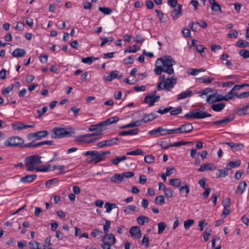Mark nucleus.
<instances>
[{
    "instance_id": "f257e3e1",
    "label": "nucleus",
    "mask_w": 249,
    "mask_h": 249,
    "mask_svg": "<svg viewBox=\"0 0 249 249\" xmlns=\"http://www.w3.org/2000/svg\"><path fill=\"white\" fill-rule=\"evenodd\" d=\"M175 64V61L170 55L158 58L155 63L154 72L156 75H160L162 72L172 74L174 72L173 66Z\"/></svg>"
},
{
    "instance_id": "f03ea898",
    "label": "nucleus",
    "mask_w": 249,
    "mask_h": 249,
    "mask_svg": "<svg viewBox=\"0 0 249 249\" xmlns=\"http://www.w3.org/2000/svg\"><path fill=\"white\" fill-rule=\"evenodd\" d=\"M42 163L41 157L38 155H34L27 157L25 159V164L27 166V171H33L36 169V166Z\"/></svg>"
},
{
    "instance_id": "7ed1b4c3",
    "label": "nucleus",
    "mask_w": 249,
    "mask_h": 249,
    "mask_svg": "<svg viewBox=\"0 0 249 249\" xmlns=\"http://www.w3.org/2000/svg\"><path fill=\"white\" fill-rule=\"evenodd\" d=\"M53 134L51 136L53 139L70 137L72 134L71 128L54 127L53 129Z\"/></svg>"
},
{
    "instance_id": "20e7f679",
    "label": "nucleus",
    "mask_w": 249,
    "mask_h": 249,
    "mask_svg": "<svg viewBox=\"0 0 249 249\" xmlns=\"http://www.w3.org/2000/svg\"><path fill=\"white\" fill-rule=\"evenodd\" d=\"M85 156H90L87 158V160L89 163L94 162L98 163L105 160V158L103 157L101 152L96 150L88 151L84 153Z\"/></svg>"
},
{
    "instance_id": "39448f33",
    "label": "nucleus",
    "mask_w": 249,
    "mask_h": 249,
    "mask_svg": "<svg viewBox=\"0 0 249 249\" xmlns=\"http://www.w3.org/2000/svg\"><path fill=\"white\" fill-rule=\"evenodd\" d=\"M24 140L19 136H12L8 138L4 142V145L6 147H16L19 146L21 148L23 145Z\"/></svg>"
},
{
    "instance_id": "423d86ee",
    "label": "nucleus",
    "mask_w": 249,
    "mask_h": 249,
    "mask_svg": "<svg viewBox=\"0 0 249 249\" xmlns=\"http://www.w3.org/2000/svg\"><path fill=\"white\" fill-rule=\"evenodd\" d=\"M48 132L47 130L39 131L35 133H31L27 135V138L29 141H36L41 139V138L47 136Z\"/></svg>"
},
{
    "instance_id": "0eeeda50",
    "label": "nucleus",
    "mask_w": 249,
    "mask_h": 249,
    "mask_svg": "<svg viewBox=\"0 0 249 249\" xmlns=\"http://www.w3.org/2000/svg\"><path fill=\"white\" fill-rule=\"evenodd\" d=\"M44 144L54 145L53 142L52 141H45L38 142H34V141L30 142L29 143L24 144L21 147L28 148V147H37L42 146Z\"/></svg>"
},
{
    "instance_id": "6e6552de",
    "label": "nucleus",
    "mask_w": 249,
    "mask_h": 249,
    "mask_svg": "<svg viewBox=\"0 0 249 249\" xmlns=\"http://www.w3.org/2000/svg\"><path fill=\"white\" fill-rule=\"evenodd\" d=\"M194 113L193 115L194 118L199 119H203L206 117H210L212 115L207 112H204L200 109H194Z\"/></svg>"
},
{
    "instance_id": "1a4fd4ad",
    "label": "nucleus",
    "mask_w": 249,
    "mask_h": 249,
    "mask_svg": "<svg viewBox=\"0 0 249 249\" xmlns=\"http://www.w3.org/2000/svg\"><path fill=\"white\" fill-rule=\"evenodd\" d=\"M177 83V78H167L164 82L163 89L167 90L170 91L172 89L174 85Z\"/></svg>"
},
{
    "instance_id": "9d476101",
    "label": "nucleus",
    "mask_w": 249,
    "mask_h": 249,
    "mask_svg": "<svg viewBox=\"0 0 249 249\" xmlns=\"http://www.w3.org/2000/svg\"><path fill=\"white\" fill-rule=\"evenodd\" d=\"M222 100H225L224 96L218 94V95H209L207 98V102L209 104H213L215 102H219Z\"/></svg>"
},
{
    "instance_id": "9b49d317",
    "label": "nucleus",
    "mask_w": 249,
    "mask_h": 249,
    "mask_svg": "<svg viewBox=\"0 0 249 249\" xmlns=\"http://www.w3.org/2000/svg\"><path fill=\"white\" fill-rule=\"evenodd\" d=\"M102 242L105 243H107L109 245L111 246L114 245L116 242V239L114 234H106L102 239Z\"/></svg>"
},
{
    "instance_id": "f8f14e48",
    "label": "nucleus",
    "mask_w": 249,
    "mask_h": 249,
    "mask_svg": "<svg viewBox=\"0 0 249 249\" xmlns=\"http://www.w3.org/2000/svg\"><path fill=\"white\" fill-rule=\"evenodd\" d=\"M174 9L172 12L171 16L173 20L178 19L182 13V5L179 4L177 6L174 7Z\"/></svg>"
},
{
    "instance_id": "ddd939ff",
    "label": "nucleus",
    "mask_w": 249,
    "mask_h": 249,
    "mask_svg": "<svg viewBox=\"0 0 249 249\" xmlns=\"http://www.w3.org/2000/svg\"><path fill=\"white\" fill-rule=\"evenodd\" d=\"M157 117V115L154 113H150L149 114H144L143 116V118L139 120V122H141V125H142L143 123H147L153 121Z\"/></svg>"
},
{
    "instance_id": "4468645a",
    "label": "nucleus",
    "mask_w": 249,
    "mask_h": 249,
    "mask_svg": "<svg viewBox=\"0 0 249 249\" xmlns=\"http://www.w3.org/2000/svg\"><path fill=\"white\" fill-rule=\"evenodd\" d=\"M234 116L232 115H231L229 116L218 121H214L212 123V124L213 125H223L224 124H226L232 121L234 119Z\"/></svg>"
},
{
    "instance_id": "2eb2a0df",
    "label": "nucleus",
    "mask_w": 249,
    "mask_h": 249,
    "mask_svg": "<svg viewBox=\"0 0 249 249\" xmlns=\"http://www.w3.org/2000/svg\"><path fill=\"white\" fill-rule=\"evenodd\" d=\"M224 143L228 145L231 150L234 152L240 151L244 147V145L242 143L233 142H225Z\"/></svg>"
},
{
    "instance_id": "dca6fc26",
    "label": "nucleus",
    "mask_w": 249,
    "mask_h": 249,
    "mask_svg": "<svg viewBox=\"0 0 249 249\" xmlns=\"http://www.w3.org/2000/svg\"><path fill=\"white\" fill-rule=\"evenodd\" d=\"M235 113L239 116L249 114V103L245 107L241 108H236L235 110Z\"/></svg>"
},
{
    "instance_id": "f3484780",
    "label": "nucleus",
    "mask_w": 249,
    "mask_h": 249,
    "mask_svg": "<svg viewBox=\"0 0 249 249\" xmlns=\"http://www.w3.org/2000/svg\"><path fill=\"white\" fill-rule=\"evenodd\" d=\"M129 232L132 237H137L138 238L142 236L140 228L138 226H133L131 228Z\"/></svg>"
},
{
    "instance_id": "a211bd4d",
    "label": "nucleus",
    "mask_w": 249,
    "mask_h": 249,
    "mask_svg": "<svg viewBox=\"0 0 249 249\" xmlns=\"http://www.w3.org/2000/svg\"><path fill=\"white\" fill-rule=\"evenodd\" d=\"M161 131H165V130H164V129L162 127H159L157 129H153L149 131L148 134L150 135L155 134L157 137L166 135V133H161Z\"/></svg>"
},
{
    "instance_id": "6ab92c4d",
    "label": "nucleus",
    "mask_w": 249,
    "mask_h": 249,
    "mask_svg": "<svg viewBox=\"0 0 249 249\" xmlns=\"http://www.w3.org/2000/svg\"><path fill=\"white\" fill-rule=\"evenodd\" d=\"M119 120V118L117 116H114L111 117L106 120L105 121L101 123V124L103 127L106 125H110L118 122Z\"/></svg>"
},
{
    "instance_id": "aec40b11",
    "label": "nucleus",
    "mask_w": 249,
    "mask_h": 249,
    "mask_svg": "<svg viewBox=\"0 0 249 249\" xmlns=\"http://www.w3.org/2000/svg\"><path fill=\"white\" fill-rule=\"evenodd\" d=\"M119 71H113L111 72L110 74L106 77L105 80L110 82L116 78L120 79L122 77V75L118 76Z\"/></svg>"
},
{
    "instance_id": "412c9836",
    "label": "nucleus",
    "mask_w": 249,
    "mask_h": 249,
    "mask_svg": "<svg viewBox=\"0 0 249 249\" xmlns=\"http://www.w3.org/2000/svg\"><path fill=\"white\" fill-rule=\"evenodd\" d=\"M139 131V129L135 128L132 130L120 131L119 132V135L120 136L135 135L137 134Z\"/></svg>"
},
{
    "instance_id": "4be33fe9",
    "label": "nucleus",
    "mask_w": 249,
    "mask_h": 249,
    "mask_svg": "<svg viewBox=\"0 0 249 249\" xmlns=\"http://www.w3.org/2000/svg\"><path fill=\"white\" fill-rule=\"evenodd\" d=\"M25 54V50L20 48L16 49L12 53V56L15 57H23Z\"/></svg>"
},
{
    "instance_id": "5701e85b",
    "label": "nucleus",
    "mask_w": 249,
    "mask_h": 249,
    "mask_svg": "<svg viewBox=\"0 0 249 249\" xmlns=\"http://www.w3.org/2000/svg\"><path fill=\"white\" fill-rule=\"evenodd\" d=\"M36 175H27L24 177H22L20 178V181L24 183L31 182L33 181L36 178Z\"/></svg>"
},
{
    "instance_id": "b1692460",
    "label": "nucleus",
    "mask_w": 249,
    "mask_h": 249,
    "mask_svg": "<svg viewBox=\"0 0 249 249\" xmlns=\"http://www.w3.org/2000/svg\"><path fill=\"white\" fill-rule=\"evenodd\" d=\"M247 185L246 182H240L235 191V193L240 195L242 194L244 192Z\"/></svg>"
},
{
    "instance_id": "393cba45",
    "label": "nucleus",
    "mask_w": 249,
    "mask_h": 249,
    "mask_svg": "<svg viewBox=\"0 0 249 249\" xmlns=\"http://www.w3.org/2000/svg\"><path fill=\"white\" fill-rule=\"evenodd\" d=\"M210 3L211 4L212 10L215 12L220 11L222 12L221 5H219L215 0H209Z\"/></svg>"
},
{
    "instance_id": "a878e982",
    "label": "nucleus",
    "mask_w": 249,
    "mask_h": 249,
    "mask_svg": "<svg viewBox=\"0 0 249 249\" xmlns=\"http://www.w3.org/2000/svg\"><path fill=\"white\" fill-rule=\"evenodd\" d=\"M183 133H188L191 132L193 129V126L191 123H186L181 125Z\"/></svg>"
},
{
    "instance_id": "bb28decb",
    "label": "nucleus",
    "mask_w": 249,
    "mask_h": 249,
    "mask_svg": "<svg viewBox=\"0 0 249 249\" xmlns=\"http://www.w3.org/2000/svg\"><path fill=\"white\" fill-rule=\"evenodd\" d=\"M150 221V219L146 216L141 215L137 218V223L140 225H143L145 223H148Z\"/></svg>"
},
{
    "instance_id": "cd10ccee",
    "label": "nucleus",
    "mask_w": 249,
    "mask_h": 249,
    "mask_svg": "<svg viewBox=\"0 0 249 249\" xmlns=\"http://www.w3.org/2000/svg\"><path fill=\"white\" fill-rule=\"evenodd\" d=\"M113 182L118 183L122 182L124 180V177L123 174H115L110 178Z\"/></svg>"
},
{
    "instance_id": "c85d7f7f",
    "label": "nucleus",
    "mask_w": 249,
    "mask_h": 249,
    "mask_svg": "<svg viewBox=\"0 0 249 249\" xmlns=\"http://www.w3.org/2000/svg\"><path fill=\"white\" fill-rule=\"evenodd\" d=\"M192 94V91L190 90H187L185 91L182 92L179 94L178 96V98L177 99V100H180L181 99H183L184 98H186L188 97H189L191 96Z\"/></svg>"
},
{
    "instance_id": "c756f323",
    "label": "nucleus",
    "mask_w": 249,
    "mask_h": 249,
    "mask_svg": "<svg viewBox=\"0 0 249 249\" xmlns=\"http://www.w3.org/2000/svg\"><path fill=\"white\" fill-rule=\"evenodd\" d=\"M225 107V104L223 103H220L219 104H213L211 108L214 111H221Z\"/></svg>"
},
{
    "instance_id": "7c9ffc66",
    "label": "nucleus",
    "mask_w": 249,
    "mask_h": 249,
    "mask_svg": "<svg viewBox=\"0 0 249 249\" xmlns=\"http://www.w3.org/2000/svg\"><path fill=\"white\" fill-rule=\"evenodd\" d=\"M211 163H205L200 166L198 168V171L203 172L205 170H213L216 169V167L214 166L213 168L211 167Z\"/></svg>"
},
{
    "instance_id": "2f4dec72",
    "label": "nucleus",
    "mask_w": 249,
    "mask_h": 249,
    "mask_svg": "<svg viewBox=\"0 0 249 249\" xmlns=\"http://www.w3.org/2000/svg\"><path fill=\"white\" fill-rule=\"evenodd\" d=\"M141 125V122H139V121H137L136 122H131L130 124L123 125L120 127V128L125 129V128H128L137 127V126H139Z\"/></svg>"
},
{
    "instance_id": "473e14b6",
    "label": "nucleus",
    "mask_w": 249,
    "mask_h": 249,
    "mask_svg": "<svg viewBox=\"0 0 249 249\" xmlns=\"http://www.w3.org/2000/svg\"><path fill=\"white\" fill-rule=\"evenodd\" d=\"M144 103L148 104L149 107L153 106L155 103L154 100V95H147L144 98Z\"/></svg>"
},
{
    "instance_id": "72a5a7b5",
    "label": "nucleus",
    "mask_w": 249,
    "mask_h": 249,
    "mask_svg": "<svg viewBox=\"0 0 249 249\" xmlns=\"http://www.w3.org/2000/svg\"><path fill=\"white\" fill-rule=\"evenodd\" d=\"M121 140V138L116 137L111 139L106 140L107 146H112L117 145L118 142Z\"/></svg>"
},
{
    "instance_id": "f704fd0d",
    "label": "nucleus",
    "mask_w": 249,
    "mask_h": 249,
    "mask_svg": "<svg viewBox=\"0 0 249 249\" xmlns=\"http://www.w3.org/2000/svg\"><path fill=\"white\" fill-rule=\"evenodd\" d=\"M40 244L35 240H31L29 243V247L30 249H41Z\"/></svg>"
},
{
    "instance_id": "c9c22d12",
    "label": "nucleus",
    "mask_w": 249,
    "mask_h": 249,
    "mask_svg": "<svg viewBox=\"0 0 249 249\" xmlns=\"http://www.w3.org/2000/svg\"><path fill=\"white\" fill-rule=\"evenodd\" d=\"M103 129V126L101 124V123L96 124H92L90 126L89 128V131H101Z\"/></svg>"
},
{
    "instance_id": "e433bc0d",
    "label": "nucleus",
    "mask_w": 249,
    "mask_h": 249,
    "mask_svg": "<svg viewBox=\"0 0 249 249\" xmlns=\"http://www.w3.org/2000/svg\"><path fill=\"white\" fill-rule=\"evenodd\" d=\"M181 183V181L178 178L171 179L169 181L170 185L177 187H180Z\"/></svg>"
},
{
    "instance_id": "4c0bfd02",
    "label": "nucleus",
    "mask_w": 249,
    "mask_h": 249,
    "mask_svg": "<svg viewBox=\"0 0 249 249\" xmlns=\"http://www.w3.org/2000/svg\"><path fill=\"white\" fill-rule=\"evenodd\" d=\"M23 123L21 122H16L12 123L11 126L14 130H20L23 129Z\"/></svg>"
},
{
    "instance_id": "58836bf2",
    "label": "nucleus",
    "mask_w": 249,
    "mask_h": 249,
    "mask_svg": "<svg viewBox=\"0 0 249 249\" xmlns=\"http://www.w3.org/2000/svg\"><path fill=\"white\" fill-rule=\"evenodd\" d=\"M199 82L202 83H211L213 80V78H211L210 77H203L198 79Z\"/></svg>"
},
{
    "instance_id": "ea45409f",
    "label": "nucleus",
    "mask_w": 249,
    "mask_h": 249,
    "mask_svg": "<svg viewBox=\"0 0 249 249\" xmlns=\"http://www.w3.org/2000/svg\"><path fill=\"white\" fill-rule=\"evenodd\" d=\"M127 155H143V152L140 148H138L135 150L127 152Z\"/></svg>"
},
{
    "instance_id": "a19ab883",
    "label": "nucleus",
    "mask_w": 249,
    "mask_h": 249,
    "mask_svg": "<svg viewBox=\"0 0 249 249\" xmlns=\"http://www.w3.org/2000/svg\"><path fill=\"white\" fill-rule=\"evenodd\" d=\"M99 11L103 13L105 15H109L112 12V9L106 7H100Z\"/></svg>"
},
{
    "instance_id": "79ce46f5",
    "label": "nucleus",
    "mask_w": 249,
    "mask_h": 249,
    "mask_svg": "<svg viewBox=\"0 0 249 249\" xmlns=\"http://www.w3.org/2000/svg\"><path fill=\"white\" fill-rule=\"evenodd\" d=\"M249 43L242 39H239L236 42V45L240 48H246L249 46Z\"/></svg>"
},
{
    "instance_id": "37998d69",
    "label": "nucleus",
    "mask_w": 249,
    "mask_h": 249,
    "mask_svg": "<svg viewBox=\"0 0 249 249\" xmlns=\"http://www.w3.org/2000/svg\"><path fill=\"white\" fill-rule=\"evenodd\" d=\"M234 90H232V89L228 94L224 96L225 100L228 101L234 98V96H236V93L234 92Z\"/></svg>"
},
{
    "instance_id": "c03bdc74",
    "label": "nucleus",
    "mask_w": 249,
    "mask_h": 249,
    "mask_svg": "<svg viewBox=\"0 0 249 249\" xmlns=\"http://www.w3.org/2000/svg\"><path fill=\"white\" fill-rule=\"evenodd\" d=\"M158 232L159 234H161L163 232V231H164V230L167 227L166 224L164 222H160L159 223H158Z\"/></svg>"
},
{
    "instance_id": "a18cd8bd",
    "label": "nucleus",
    "mask_w": 249,
    "mask_h": 249,
    "mask_svg": "<svg viewBox=\"0 0 249 249\" xmlns=\"http://www.w3.org/2000/svg\"><path fill=\"white\" fill-rule=\"evenodd\" d=\"M52 246L51 237L46 238L45 240V244L43 245V249H52Z\"/></svg>"
},
{
    "instance_id": "49530a36",
    "label": "nucleus",
    "mask_w": 249,
    "mask_h": 249,
    "mask_svg": "<svg viewBox=\"0 0 249 249\" xmlns=\"http://www.w3.org/2000/svg\"><path fill=\"white\" fill-rule=\"evenodd\" d=\"M227 164L231 168H235L240 165L241 161L240 160H236L235 161H230Z\"/></svg>"
},
{
    "instance_id": "de8ad7c7",
    "label": "nucleus",
    "mask_w": 249,
    "mask_h": 249,
    "mask_svg": "<svg viewBox=\"0 0 249 249\" xmlns=\"http://www.w3.org/2000/svg\"><path fill=\"white\" fill-rule=\"evenodd\" d=\"M50 165H42L41 166L36 168L35 170L38 172H48L50 170L49 169Z\"/></svg>"
},
{
    "instance_id": "09e8293b",
    "label": "nucleus",
    "mask_w": 249,
    "mask_h": 249,
    "mask_svg": "<svg viewBox=\"0 0 249 249\" xmlns=\"http://www.w3.org/2000/svg\"><path fill=\"white\" fill-rule=\"evenodd\" d=\"M155 202L157 204L159 203L160 205H162L165 203V199L163 196L160 195L156 197Z\"/></svg>"
},
{
    "instance_id": "8fccbe9b",
    "label": "nucleus",
    "mask_w": 249,
    "mask_h": 249,
    "mask_svg": "<svg viewBox=\"0 0 249 249\" xmlns=\"http://www.w3.org/2000/svg\"><path fill=\"white\" fill-rule=\"evenodd\" d=\"M59 181V180L57 178H53L50 180H47L46 182L45 185L48 188L51 187L53 183L56 184Z\"/></svg>"
},
{
    "instance_id": "3c124183",
    "label": "nucleus",
    "mask_w": 249,
    "mask_h": 249,
    "mask_svg": "<svg viewBox=\"0 0 249 249\" xmlns=\"http://www.w3.org/2000/svg\"><path fill=\"white\" fill-rule=\"evenodd\" d=\"M179 190L180 192L185 191L186 193V196H187L190 192V188L187 184H185L184 185L179 187Z\"/></svg>"
},
{
    "instance_id": "603ef678",
    "label": "nucleus",
    "mask_w": 249,
    "mask_h": 249,
    "mask_svg": "<svg viewBox=\"0 0 249 249\" xmlns=\"http://www.w3.org/2000/svg\"><path fill=\"white\" fill-rule=\"evenodd\" d=\"M218 172L216 174L217 178H224L228 176L227 173H226L224 169L217 170Z\"/></svg>"
},
{
    "instance_id": "864d4df0",
    "label": "nucleus",
    "mask_w": 249,
    "mask_h": 249,
    "mask_svg": "<svg viewBox=\"0 0 249 249\" xmlns=\"http://www.w3.org/2000/svg\"><path fill=\"white\" fill-rule=\"evenodd\" d=\"M144 160L146 163H151L154 161L155 157L151 155H147L145 156Z\"/></svg>"
},
{
    "instance_id": "5fc2aeb1",
    "label": "nucleus",
    "mask_w": 249,
    "mask_h": 249,
    "mask_svg": "<svg viewBox=\"0 0 249 249\" xmlns=\"http://www.w3.org/2000/svg\"><path fill=\"white\" fill-rule=\"evenodd\" d=\"M191 143H193V142L179 141V142H177L172 143V146H174V147L180 146H181L183 145H187V144H189Z\"/></svg>"
},
{
    "instance_id": "6e6d98bb",
    "label": "nucleus",
    "mask_w": 249,
    "mask_h": 249,
    "mask_svg": "<svg viewBox=\"0 0 249 249\" xmlns=\"http://www.w3.org/2000/svg\"><path fill=\"white\" fill-rule=\"evenodd\" d=\"M239 54L244 58L246 59L249 57V51L242 49L239 51Z\"/></svg>"
},
{
    "instance_id": "4d7b16f0",
    "label": "nucleus",
    "mask_w": 249,
    "mask_h": 249,
    "mask_svg": "<svg viewBox=\"0 0 249 249\" xmlns=\"http://www.w3.org/2000/svg\"><path fill=\"white\" fill-rule=\"evenodd\" d=\"M194 220L189 219L184 222V226L185 229H188L194 223Z\"/></svg>"
},
{
    "instance_id": "13d9d810",
    "label": "nucleus",
    "mask_w": 249,
    "mask_h": 249,
    "mask_svg": "<svg viewBox=\"0 0 249 249\" xmlns=\"http://www.w3.org/2000/svg\"><path fill=\"white\" fill-rule=\"evenodd\" d=\"M136 45H134L132 47L129 46L128 47L127 49H125L124 51V53H135L138 51V49H136Z\"/></svg>"
},
{
    "instance_id": "bf43d9fd",
    "label": "nucleus",
    "mask_w": 249,
    "mask_h": 249,
    "mask_svg": "<svg viewBox=\"0 0 249 249\" xmlns=\"http://www.w3.org/2000/svg\"><path fill=\"white\" fill-rule=\"evenodd\" d=\"M149 239L148 234H145L142 239V244L145 245L146 248H148L149 246Z\"/></svg>"
},
{
    "instance_id": "052dcab7",
    "label": "nucleus",
    "mask_w": 249,
    "mask_h": 249,
    "mask_svg": "<svg viewBox=\"0 0 249 249\" xmlns=\"http://www.w3.org/2000/svg\"><path fill=\"white\" fill-rule=\"evenodd\" d=\"M238 32L236 30H232L227 35L228 37L232 38H236L238 36Z\"/></svg>"
},
{
    "instance_id": "680f3d73",
    "label": "nucleus",
    "mask_w": 249,
    "mask_h": 249,
    "mask_svg": "<svg viewBox=\"0 0 249 249\" xmlns=\"http://www.w3.org/2000/svg\"><path fill=\"white\" fill-rule=\"evenodd\" d=\"M212 232L211 230L206 229L203 232V238L205 241H207L209 240V237L211 235Z\"/></svg>"
},
{
    "instance_id": "e2e57ef3",
    "label": "nucleus",
    "mask_w": 249,
    "mask_h": 249,
    "mask_svg": "<svg viewBox=\"0 0 249 249\" xmlns=\"http://www.w3.org/2000/svg\"><path fill=\"white\" fill-rule=\"evenodd\" d=\"M81 61L84 63L91 64L93 62V57L89 56L86 58H83Z\"/></svg>"
},
{
    "instance_id": "0e129e2a",
    "label": "nucleus",
    "mask_w": 249,
    "mask_h": 249,
    "mask_svg": "<svg viewBox=\"0 0 249 249\" xmlns=\"http://www.w3.org/2000/svg\"><path fill=\"white\" fill-rule=\"evenodd\" d=\"M155 12L159 17L160 22L161 23L164 22L165 19L164 18L163 14L159 10H156Z\"/></svg>"
},
{
    "instance_id": "69168bd1",
    "label": "nucleus",
    "mask_w": 249,
    "mask_h": 249,
    "mask_svg": "<svg viewBox=\"0 0 249 249\" xmlns=\"http://www.w3.org/2000/svg\"><path fill=\"white\" fill-rule=\"evenodd\" d=\"M164 195L165 196L167 197H169V198H171V197H173V191L170 189V188H166L164 191Z\"/></svg>"
},
{
    "instance_id": "338daca9",
    "label": "nucleus",
    "mask_w": 249,
    "mask_h": 249,
    "mask_svg": "<svg viewBox=\"0 0 249 249\" xmlns=\"http://www.w3.org/2000/svg\"><path fill=\"white\" fill-rule=\"evenodd\" d=\"M13 89V86L11 85L10 86L6 87V88L2 90V94L3 95H6L11 92Z\"/></svg>"
},
{
    "instance_id": "774afa93",
    "label": "nucleus",
    "mask_w": 249,
    "mask_h": 249,
    "mask_svg": "<svg viewBox=\"0 0 249 249\" xmlns=\"http://www.w3.org/2000/svg\"><path fill=\"white\" fill-rule=\"evenodd\" d=\"M211 91V90L210 89L207 88L201 91H198L197 94H199L200 96H202L203 95H207Z\"/></svg>"
}]
</instances>
